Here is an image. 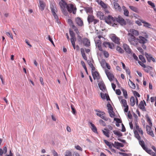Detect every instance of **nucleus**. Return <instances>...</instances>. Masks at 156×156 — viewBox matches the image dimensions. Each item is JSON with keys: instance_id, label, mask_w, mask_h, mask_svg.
<instances>
[{"instance_id": "nucleus-1", "label": "nucleus", "mask_w": 156, "mask_h": 156, "mask_svg": "<svg viewBox=\"0 0 156 156\" xmlns=\"http://www.w3.org/2000/svg\"><path fill=\"white\" fill-rule=\"evenodd\" d=\"M133 131L134 136L138 140L139 144L141 143L140 142L144 141L143 140H141V136H143V131L136 122L135 123Z\"/></svg>"}, {"instance_id": "nucleus-2", "label": "nucleus", "mask_w": 156, "mask_h": 156, "mask_svg": "<svg viewBox=\"0 0 156 156\" xmlns=\"http://www.w3.org/2000/svg\"><path fill=\"white\" fill-rule=\"evenodd\" d=\"M98 87L102 92L100 93L101 98H109L105 85L103 81L98 83Z\"/></svg>"}, {"instance_id": "nucleus-3", "label": "nucleus", "mask_w": 156, "mask_h": 156, "mask_svg": "<svg viewBox=\"0 0 156 156\" xmlns=\"http://www.w3.org/2000/svg\"><path fill=\"white\" fill-rule=\"evenodd\" d=\"M128 35L129 37L128 40L130 44L135 46H137L138 44V38H136L133 35L129 33H128Z\"/></svg>"}, {"instance_id": "nucleus-4", "label": "nucleus", "mask_w": 156, "mask_h": 156, "mask_svg": "<svg viewBox=\"0 0 156 156\" xmlns=\"http://www.w3.org/2000/svg\"><path fill=\"white\" fill-rule=\"evenodd\" d=\"M87 20L89 24H91V23H93L94 25L98 23L99 21L98 20L95 19L94 16L90 15H88Z\"/></svg>"}, {"instance_id": "nucleus-5", "label": "nucleus", "mask_w": 156, "mask_h": 156, "mask_svg": "<svg viewBox=\"0 0 156 156\" xmlns=\"http://www.w3.org/2000/svg\"><path fill=\"white\" fill-rule=\"evenodd\" d=\"M116 18H117V17H113L112 16L108 15V16L105 18V20L106 23L109 24H111L112 23V22H115L116 21Z\"/></svg>"}, {"instance_id": "nucleus-6", "label": "nucleus", "mask_w": 156, "mask_h": 156, "mask_svg": "<svg viewBox=\"0 0 156 156\" xmlns=\"http://www.w3.org/2000/svg\"><path fill=\"white\" fill-rule=\"evenodd\" d=\"M140 142L141 143L139 144L141 145L142 147L144 150L148 153L151 155L152 156L154 154V155L155 153L153 152L152 150L149 149L147 147L145 146L144 141H142V142Z\"/></svg>"}, {"instance_id": "nucleus-7", "label": "nucleus", "mask_w": 156, "mask_h": 156, "mask_svg": "<svg viewBox=\"0 0 156 156\" xmlns=\"http://www.w3.org/2000/svg\"><path fill=\"white\" fill-rule=\"evenodd\" d=\"M50 8L52 14L55 19H58V16L56 13L57 11V8L54 4H52L50 5Z\"/></svg>"}, {"instance_id": "nucleus-8", "label": "nucleus", "mask_w": 156, "mask_h": 156, "mask_svg": "<svg viewBox=\"0 0 156 156\" xmlns=\"http://www.w3.org/2000/svg\"><path fill=\"white\" fill-rule=\"evenodd\" d=\"M66 8L68 11L70 13H71L72 12L73 14H76V7H74L73 5V4H70L69 6L67 5L66 6Z\"/></svg>"}, {"instance_id": "nucleus-9", "label": "nucleus", "mask_w": 156, "mask_h": 156, "mask_svg": "<svg viewBox=\"0 0 156 156\" xmlns=\"http://www.w3.org/2000/svg\"><path fill=\"white\" fill-rule=\"evenodd\" d=\"M116 22L122 26H125L126 24V21L120 16H119L116 18Z\"/></svg>"}, {"instance_id": "nucleus-10", "label": "nucleus", "mask_w": 156, "mask_h": 156, "mask_svg": "<svg viewBox=\"0 0 156 156\" xmlns=\"http://www.w3.org/2000/svg\"><path fill=\"white\" fill-rule=\"evenodd\" d=\"M138 39V42H139L140 44H145L148 41V40L146 39L145 38L141 36H139Z\"/></svg>"}, {"instance_id": "nucleus-11", "label": "nucleus", "mask_w": 156, "mask_h": 156, "mask_svg": "<svg viewBox=\"0 0 156 156\" xmlns=\"http://www.w3.org/2000/svg\"><path fill=\"white\" fill-rule=\"evenodd\" d=\"M112 40L115 43L119 44H120L119 42L120 39L117 37L115 34H113L111 37Z\"/></svg>"}, {"instance_id": "nucleus-12", "label": "nucleus", "mask_w": 156, "mask_h": 156, "mask_svg": "<svg viewBox=\"0 0 156 156\" xmlns=\"http://www.w3.org/2000/svg\"><path fill=\"white\" fill-rule=\"evenodd\" d=\"M123 47L125 51L128 54H130L131 53L132 50L127 44H124L123 45Z\"/></svg>"}, {"instance_id": "nucleus-13", "label": "nucleus", "mask_w": 156, "mask_h": 156, "mask_svg": "<svg viewBox=\"0 0 156 156\" xmlns=\"http://www.w3.org/2000/svg\"><path fill=\"white\" fill-rule=\"evenodd\" d=\"M144 104L146 105V102L144 100L141 101L138 105L139 108L143 111H146Z\"/></svg>"}, {"instance_id": "nucleus-14", "label": "nucleus", "mask_w": 156, "mask_h": 156, "mask_svg": "<svg viewBox=\"0 0 156 156\" xmlns=\"http://www.w3.org/2000/svg\"><path fill=\"white\" fill-rule=\"evenodd\" d=\"M146 129L147 133L150 135L152 136H154V134L153 133V131L151 130V127L148 126H146Z\"/></svg>"}, {"instance_id": "nucleus-15", "label": "nucleus", "mask_w": 156, "mask_h": 156, "mask_svg": "<svg viewBox=\"0 0 156 156\" xmlns=\"http://www.w3.org/2000/svg\"><path fill=\"white\" fill-rule=\"evenodd\" d=\"M130 104L132 106H133L136 103L137 105L138 104L137 98H130Z\"/></svg>"}, {"instance_id": "nucleus-16", "label": "nucleus", "mask_w": 156, "mask_h": 156, "mask_svg": "<svg viewBox=\"0 0 156 156\" xmlns=\"http://www.w3.org/2000/svg\"><path fill=\"white\" fill-rule=\"evenodd\" d=\"M105 73L108 77V78L110 81H112L113 78H114V76L112 75L108 70L105 71Z\"/></svg>"}, {"instance_id": "nucleus-17", "label": "nucleus", "mask_w": 156, "mask_h": 156, "mask_svg": "<svg viewBox=\"0 0 156 156\" xmlns=\"http://www.w3.org/2000/svg\"><path fill=\"white\" fill-rule=\"evenodd\" d=\"M145 55L149 62H150L152 60L153 62H155V59L151 56V55H149L147 52H145Z\"/></svg>"}, {"instance_id": "nucleus-18", "label": "nucleus", "mask_w": 156, "mask_h": 156, "mask_svg": "<svg viewBox=\"0 0 156 156\" xmlns=\"http://www.w3.org/2000/svg\"><path fill=\"white\" fill-rule=\"evenodd\" d=\"M112 146L117 149L119 147H122L124 146L122 144L117 142H115L114 144L112 143Z\"/></svg>"}, {"instance_id": "nucleus-19", "label": "nucleus", "mask_w": 156, "mask_h": 156, "mask_svg": "<svg viewBox=\"0 0 156 156\" xmlns=\"http://www.w3.org/2000/svg\"><path fill=\"white\" fill-rule=\"evenodd\" d=\"M76 21L77 24L79 26L82 27L83 25V21L79 17H77L76 19Z\"/></svg>"}, {"instance_id": "nucleus-20", "label": "nucleus", "mask_w": 156, "mask_h": 156, "mask_svg": "<svg viewBox=\"0 0 156 156\" xmlns=\"http://www.w3.org/2000/svg\"><path fill=\"white\" fill-rule=\"evenodd\" d=\"M92 74L94 80H95L96 78L97 80H99V73L97 71H95L94 72H92Z\"/></svg>"}, {"instance_id": "nucleus-21", "label": "nucleus", "mask_w": 156, "mask_h": 156, "mask_svg": "<svg viewBox=\"0 0 156 156\" xmlns=\"http://www.w3.org/2000/svg\"><path fill=\"white\" fill-rule=\"evenodd\" d=\"M97 15L98 17H99V18L101 20H105L106 17L104 16V14L101 11L97 12Z\"/></svg>"}, {"instance_id": "nucleus-22", "label": "nucleus", "mask_w": 156, "mask_h": 156, "mask_svg": "<svg viewBox=\"0 0 156 156\" xmlns=\"http://www.w3.org/2000/svg\"><path fill=\"white\" fill-rule=\"evenodd\" d=\"M83 42L84 45L86 47H88L90 45V41L87 38H84L83 40Z\"/></svg>"}, {"instance_id": "nucleus-23", "label": "nucleus", "mask_w": 156, "mask_h": 156, "mask_svg": "<svg viewBox=\"0 0 156 156\" xmlns=\"http://www.w3.org/2000/svg\"><path fill=\"white\" fill-rule=\"evenodd\" d=\"M61 1L62 2H60L59 3L61 9L65 8L66 6L67 5V3L64 0Z\"/></svg>"}, {"instance_id": "nucleus-24", "label": "nucleus", "mask_w": 156, "mask_h": 156, "mask_svg": "<svg viewBox=\"0 0 156 156\" xmlns=\"http://www.w3.org/2000/svg\"><path fill=\"white\" fill-rule=\"evenodd\" d=\"M102 132L103 134L107 137H109V130L106 128H104L102 130Z\"/></svg>"}, {"instance_id": "nucleus-25", "label": "nucleus", "mask_w": 156, "mask_h": 156, "mask_svg": "<svg viewBox=\"0 0 156 156\" xmlns=\"http://www.w3.org/2000/svg\"><path fill=\"white\" fill-rule=\"evenodd\" d=\"M105 113H96V115L97 116L100 117V118H101V119H103L105 120V121H107L108 120V119L106 118L105 116Z\"/></svg>"}, {"instance_id": "nucleus-26", "label": "nucleus", "mask_w": 156, "mask_h": 156, "mask_svg": "<svg viewBox=\"0 0 156 156\" xmlns=\"http://www.w3.org/2000/svg\"><path fill=\"white\" fill-rule=\"evenodd\" d=\"M129 32H130V33H131V34H132L134 36V35L138 36L139 34L138 31L134 29H130L129 30Z\"/></svg>"}, {"instance_id": "nucleus-27", "label": "nucleus", "mask_w": 156, "mask_h": 156, "mask_svg": "<svg viewBox=\"0 0 156 156\" xmlns=\"http://www.w3.org/2000/svg\"><path fill=\"white\" fill-rule=\"evenodd\" d=\"M113 3L114 5V8L116 10L119 11H121V8L118 3L116 2H114Z\"/></svg>"}, {"instance_id": "nucleus-28", "label": "nucleus", "mask_w": 156, "mask_h": 156, "mask_svg": "<svg viewBox=\"0 0 156 156\" xmlns=\"http://www.w3.org/2000/svg\"><path fill=\"white\" fill-rule=\"evenodd\" d=\"M90 124L91 126V129L92 130L94 133H98L97 128L91 122H90Z\"/></svg>"}, {"instance_id": "nucleus-29", "label": "nucleus", "mask_w": 156, "mask_h": 156, "mask_svg": "<svg viewBox=\"0 0 156 156\" xmlns=\"http://www.w3.org/2000/svg\"><path fill=\"white\" fill-rule=\"evenodd\" d=\"M80 51L81 54L82 55V56L83 58L85 60H87V57L85 53L84 52V50L83 48H81L80 49Z\"/></svg>"}, {"instance_id": "nucleus-30", "label": "nucleus", "mask_w": 156, "mask_h": 156, "mask_svg": "<svg viewBox=\"0 0 156 156\" xmlns=\"http://www.w3.org/2000/svg\"><path fill=\"white\" fill-rule=\"evenodd\" d=\"M141 22L143 23L144 24V27H148L149 28H151L150 27H149V26H151V25L150 23H148L143 20H141Z\"/></svg>"}, {"instance_id": "nucleus-31", "label": "nucleus", "mask_w": 156, "mask_h": 156, "mask_svg": "<svg viewBox=\"0 0 156 156\" xmlns=\"http://www.w3.org/2000/svg\"><path fill=\"white\" fill-rule=\"evenodd\" d=\"M40 5V9L41 11L43 10L45 8V5L43 1H39Z\"/></svg>"}, {"instance_id": "nucleus-32", "label": "nucleus", "mask_w": 156, "mask_h": 156, "mask_svg": "<svg viewBox=\"0 0 156 156\" xmlns=\"http://www.w3.org/2000/svg\"><path fill=\"white\" fill-rule=\"evenodd\" d=\"M85 10L87 13L91 14L93 12L92 9L91 8L87 7L85 8Z\"/></svg>"}, {"instance_id": "nucleus-33", "label": "nucleus", "mask_w": 156, "mask_h": 156, "mask_svg": "<svg viewBox=\"0 0 156 156\" xmlns=\"http://www.w3.org/2000/svg\"><path fill=\"white\" fill-rule=\"evenodd\" d=\"M144 70L147 73H148L150 70H152L153 68L150 66H146V67L144 68Z\"/></svg>"}, {"instance_id": "nucleus-34", "label": "nucleus", "mask_w": 156, "mask_h": 156, "mask_svg": "<svg viewBox=\"0 0 156 156\" xmlns=\"http://www.w3.org/2000/svg\"><path fill=\"white\" fill-rule=\"evenodd\" d=\"M69 33L71 37L70 40H73V37L75 36V34L73 31V30H71L70 29H69Z\"/></svg>"}, {"instance_id": "nucleus-35", "label": "nucleus", "mask_w": 156, "mask_h": 156, "mask_svg": "<svg viewBox=\"0 0 156 156\" xmlns=\"http://www.w3.org/2000/svg\"><path fill=\"white\" fill-rule=\"evenodd\" d=\"M81 63L84 69H85L86 72V73L88 75V71L87 68L86 67V66L85 63L83 61H81Z\"/></svg>"}, {"instance_id": "nucleus-36", "label": "nucleus", "mask_w": 156, "mask_h": 156, "mask_svg": "<svg viewBox=\"0 0 156 156\" xmlns=\"http://www.w3.org/2000/svg\"><path fill=\"white\" fill-rule=\"evenodd\" d=\"M99 4L101 6V7L104 8V9L107 8V5L104 3L101 0L100 1V2L99 3Z\"/></svg>"}, {"instance_id": "nucleus-37", "label": "nucleus", "mask_w": 156, "mask_h": 156, "mask_svg": "<svg viewBox=\"0 0 156 156\" xmlns=\"http://www.w3.org/2000/svg\"><path fill=\"white\" fill-rule=\"evenodd\" d=\"M113 132L115 135L118 136H122V133L117 130H114L113 131Z\"/></svg>"}, {"instance_id": "nucleus-38", "label": "nucleus", "mask_w": 156, "mask_h": 156, "mask_svg": "<svg viewBox=\"0 0 156 156\" xmlns=\"http://www.w3.org/2000/svg\"><path fill=\"white\" fill-rule=\"evenodd\" d=\"M116 50L119 53L121 54L123 53L124 52V50L120 47L118 46L116 48Z\"/></svg>"}, {"instance_id": "nucleus-39", "label": "nucleus", "mask_w": 156, "mask_h": 156, "mask_svg": "<svg viewBox=\"0 0 156 156\" xmlns=\"http://www.w3.org/2000/svg\"><path fill=\"white\" fill-rule=\"evenodd\" d=\"M104 141L105 143L107 145L109 148H111L112 147V144H111L110 142L106 140H104Z\"/></svg>"}, {"instance_id": "nucleus-40", "label": "nucleus", "mask_w": 156, "mask_h": 156, "mask_svg": "<svg viewBox=\"0 0 156 156\" xmlns=\"http://www.w3.org/2000/svg\"><path fill=\"white\" fill-rule=\"evenodd\" d=\"M129 7L134 12H138V9L136 7L132 6H129Z\"/></svg>"}, {"instance_id": "nucleus-41", "label": "nucleus", "mask_w": 156, "mask_h": 156, "mask_svg": "<svg viewBox=\"0 0 156 156\" xmlns=\"http://www.w3.org/2000/svg\"><path fill=\"white\" fill-rule=\"evenodd\" d=\"M140 60L143 62H145L146 60L144 57L142 55H140L139 56Z\"/></svg>"}, {"instance_id": "nucleus-42", "label": "nucleus", "mask_w": 156, "mask_h": 156, "mask_svg": "<svg viewBox=\"0 0 156 156\" xmlns=\"http://www.w3.org/2000/svg\"><path fill=\"white\" fill-rule=\"evenodd\" d=\"M121 103L122 104L123 107L127 105V102L125 99H122L121 100Z\"/></svg>"}, {"instance_id": "nucleus-43", "label": "nucleus", "mask_w": 156, "mask_h": 156, "mask_svg": "<svg viewBox=\"0 0 156 156\" xmlns=\"http://www.w3.org/2000/svg\"><path fill=\"white\" fill-rule=\"evenodd\" d=\"M122 91L125 98H127L128 95L126 90L124 89H122Z\"/></svg>"}, {"instance_id": "nucleus-44", "label": "nucleus", "mask_w": 156, "mask_h": 156, "mask_svg": "<svg viewBox=\"0 0 156 156\" xmlns=\"http://www.w3.org/2000/svg\"><path fill=\"white\" fill-rule=\"evenodd\" d=\"M108 112L110 116L111 117L113 118L115 116V113L113 110L108 111Z\"/></svg>"}, {"instance_id": "nucleus-45", "label": "nucleus", "mask_w": 156, "mask_h": 156, "mask_svg": "<svg viewBox=\"0 0 156 156\" xmlns=\"http://www.w3.org/2000/svg\"><path fill=\"white\" fill-rule=\"evenodd\" d=\"M107 106L108 108V111L113 110L112 107L110 103L107 104Z\"/></svg>"}, {"instance_id": "nucleus-46", "label": "nucleus", "mask_w": 156, "mask_h": 156, "mask_svg": "<svg viewBox=\"0 0 156 156\" xmlns=\"http://www.w3.org/2000/svg\"><path fill=\"white\" fill-rule=\"evenodd\" d=\"M106 63V62L105 59H103L101 60V61L100 62V64L102 67H104V66H105V63Z\"/></svg>"}, {"instance_id": "nucleus-47", "label": "nucleus", "mask_w": 156, "mask_h": 156, "mask_svg": "<svg viewBox=\"0 0 156 156\" xmlns=\"http://www.w3.org/2000/svg\"><path fill=\"white\" fill-rule=\"evenodd\" d=\"M65 156H72V153L69 151H67L66 152Z\"/></svg>"}, {"instance_id": "nucleus-48", "label": "nucleus", "mask_w": 156, "mask_h": 156, "mask_svg": "<svg viewBox=\"0 0 156 156\" xmlns=\"http://www.w3.org/2000/svg\"><path fill=\"white\" fill-rule=\"evenodd\" d=\"M147 3L149 5H151L152 8L155 7V5L154 3L152 2L151 1H148L147 2Z\"/></svg>"}, {"instance_id": "nucleus-49", "label": "nucleus", "mask_w": 156, "mask_h": 156, "mask_svg": "<svg viewBox=\"0 0 156 156\" xmlns=\"http://www.w3.org/2000/svg\"><path fill=\"white\" fill-rule=\"evenodd\" d=\"M133 94L134 95L135 97V98H136V97H140V94L137 91H133Z\"/></svg>"}, {"instance_id": "nucleus-50", "label": "nucleus", "mask_w": 156, "mask_h": 156, "mask_svg": "<svg viewBox=\"0 0 156 156\" xmlns=\"http://www.w3.org/2000/svg\"><path fill=\"white\" fill-rule=\"evenodd\" d=\"M129 12L127 9H125L124 10V14L125 16H129Z\"/></svg>"}, {"instance_id": "nucleus-51", "label": "nucleus", "mask_w": 156, "mask_h": 156, "mask_svg": "<svg viewBox=\"0 0 156 156\" xmlns=\"http://www.w3.org/2000/svg\"><path fill=\"white\" fill-rule=\"evenodd\" d=\"M138 63L140 65L142 66L144 68H145L146 67V65L144 64L142 62H141L140 61H138Z\"/></svg>"}, {"instance_id": "nucleus-52", "label": "nucleus", "mask_w": 156, "mask_h": 156, "mask_svg": "<svg viewBox=\"0 0 156 156\" xmlns=\"http://www.w3.org/2000/svg\"><path fill=\"white\" fill-rule=\"evenodd\" d=\"M99 123L102 125L105 126H106V123L104 121L101 119H100L99 121Z\"/></svg>"}, {"instance_id": "nucleus-53", "label": "nucleus", "mask_w": 156, "mask_h": 156, "mask_svg": "<svg viewBox=\"0 0 156 156\" xmlns=\"http://www.w3.org/2000/svg\"><path fill=\"white\" fill-rule=\"evenodd\" d=\"M125 70H126V73H127L129 75V77L130 78H131V76L130 75V69H129L128 68L127 69H125Z\"/></svg>"}, {"instance_id": "nucleus-54", "label": "nucleus", "mask_w": 156, "mask_h": 156, "mask_svg": "<svg viewBox=\"0 0 156 156\" xmlns=\"http://www.w3.org/2000/svg\"><path fill=\"white\" fill-rule=\"evenodd\" d=\"M130 87L133 88L134 89L136 87L135 85L132 81H130Z\"/></svg>"}, {"instance_id": "nucleus-55", "label": "nucleus", "mask_w": 156, "mask_h": 156, "mask_svg": "<svg viewBox=\"0 0 156 156\" xmlns=\"http://www.w3.org/2000/svg\"><path fill=\"white\" fill-rule=\"evenodd\" d=\"M114 44L113 43H111L110 42H109V44H108V46L109 48L111 49H112V47H114Z\"/></svg>"}, {"instance_id": "nucleus-56", "label": "nucleus", "mask_w": 156, "mask_h": 156, "mask_svg": "<svg viewBox=\"0 0 156 156\" xmlns=\"http://www.w3.org/2000/svg\"><path fill=\"white\" fill-rule=\"evenodd\" d=\"M6 35L8 36H9L12 39H13V36L11 33H10L9 32H7L6 33Z\"/></svg>"}, {"instance_id": "nucleus-57", "label": "nucleus", "mask_w": 156, "mask_h": 156, "mask_svg": "<svg viewBox=\"0 0 156 156\" xmlns=\"http://www.w3.org/2000/svg\"><path fill=\"white\" fill-rule=\"evenodd\" d=\"M63 13H64V15H66L68 14V12L66 10V9H65V8H63V9H61Z\"/></svg>"}, {"instance_id": "nucleus-58", "label": "nucleus", "mask_w": 156, "mask_h": 156, "mask_svg": "<svg viewBox=\"0 0 156 156\" xmlns=\"http://www.w3.org/2000/svg\"><path fill=\"white\" fill-rule=\"evenodd\" d=\"M104 54L106 58H108L109 56V54L107 51H105L104 52Z\"/></svg>"}, {"instance_id": "nucleus-59", "label": "nucleus", "mask_w": 156, "mask_h": 156, "mask_svg": "<svg viewBox=\"0 0 156 156\" xmlns=\"http://www.w3.org/2000/svg\"><path fill=\"white\" fill-rule=\"evenodd\" d=\"M48 40L51 42V43L52 44H53L54 46H55L54 43L52 40V39L51 38V36L50 35L48 36Z\"/></svg>"}, {"instance_id": "nucleus-60", "label": "nucleus", "mask_w": 156, "mask_h": 156, "mask_svg": "<svg viewBox=\"0 0 156 156\" xmlns=\"http://www.w3.org/2000/svg\"><path fill=\"white\" fill-rule=\"evenodd\" d=\"M114 120L116 121L118 123H121L122 122V120L118 118H115L114 119Z\"/></svg>"}, {"instance_id": "nucleus-61", "label": "nucleus", "mask_w": 156, "mask_h": 156, "mask_svg": "<svg viewBox=\"0 0 156 156\" xmlns=\"http://www.w3.org/2000/svg\"><path fill=\"white\" fill-rule=\"evenodd\" d=\"M68 23L70 25H72L73 24V22L71 19H69L68 20Z\"/></svg>"}, {"instance_id": "nucleus-62", "label": "nucleus", "mask_w": 156, "mask_h": 156, "mask_svg": "<svg viewBox=\"0 0 156 156\" xmlns=\"http://www.w3.org/2000/svg\"><path fill=\"white\" fill-rule=\"evenodd\" d=\"M75 148L76 149L78 150L82 151L83 149L79 145H77L76 146H75Z\"/></svg>"}, {"instance_id": "nucleus-63", "label": "nucleus", "mask_w": 156, "mask_h": 156, "mask_svg": "<svg viewBox=\"0 0 156 156\" xmlns=\"http://www.w3.org/2000/svg\"><path fill=\"white\" fill-rule=\"evenodd\" d=\"M116 93L118 95H120L121 93L120 90L119 89H118L116 90Z\"/></svg>"}, {"instance_id": "nucleus-64", "label": "nucleus", "mask_w": 156, "mask_h": 156, "mask_svg": "<svg viewBox=\"0 0 156 156\" xmlns=\"http://www.w3.org/2000/svg\"><path fill=\"white\" fill-rule=\"evenodd\" d=\"M87 63L88 64V65L90 67H92L93 66L92 63H91V61L90 60H88L87 61Z\"/></svg>"}]
</instances>
